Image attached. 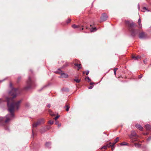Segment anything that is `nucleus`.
I'll use <instances>...</instances> for the list:
<instances>
[{
	"label": "nucleus",
	"mask_w": 151,
	"mask_h": 151,
	"mask_svg": "<svg viewBox=\"0 0 151 151\" xmlns=\"http://www.w3.org/2000/svg\"><path fill=\"white\" fill-rule=\"evenodd\" d=\"M125 24L128 26V29L131 32V35L132 36L135 37L137 35L139 31V29L134 28L137 25H135L133 22H130L128 21H126Z\"/></svg>",
	"instance_id": "2"
},
{
	"label": "nucleus",
	"mask_w": 151,
	"mask_h": 151,
	"mask_svg": "<svg viewBox=\"0 0 151 151\" xmlns=\"http://www.w3.org/2000/svg\"><path fill=\"white\" fill-rule=\"evenodd\" d=\"M143 61H144V63L145 64H146V63H145V60H144Z\"/></svg>",
	"instance_id": "46"
},
{
	"label": "nucleus",
	"mask_w": 151,
	"mask_h": 151,
	"mask_svg": "<svg viewBox=\"0 0 151 151\" xmlns=\"http://www.w3.org/2000/svg\"><path fill=\"white\" fill-rule=\"evenodd\" d=\"M150 140H151V137H148V139H147V140L148 141H150Z\"/></svg>",
	"instance_id": "32"
},
{
	"label": "nucleus",
	"mask_w": 151,
	"mask_h": 151,
	"mask_svg": "<svg viewBox=\"0 0 151 151\" xmlns=\"http://www.w3.org/2000/svg\"><path fill=\"white\" fill-rule=\"evenodd\" d=\"M21 79V78L20 77H19L18 78V80H19Z\"/></svg>",
	"instance_id": "42"
},
{
	"label": "nucleus",
	"mask_w": 151,
	"mask_h": 151,
	"mask_svg": "<svg viewBox=\"0 0 151 151\" xmlns=\"http://www.w3.org/2000/svg\"><path fill=\"white\" fill-rule=\"evenodd\" d=\"M74 81L77 83H79L80 82L81 80L78 79L76 78L74 79Z\"/></svg>",
	"instance_id": "21"
},
{
	"label": "nucleus",
	"mask_w": 151,
	"mask_h": 151,
	"mask_svg": "<svg viewBox=\"0 0 151 151\" xmlns=\"http://www.w3.org/2000/svg\"><path fill=\"white\" fill-rule=\"evenodd\" d=\"M93 83H90V85L92 84H93Z\"/></svg>",
	"instance_id": "45"
},
{
	"label": "nucleus",
	"mask_w": 151,
	"mask_h": 151,
	"mask_svg": "<svg viewBox=\"0 0 151 151\" xmlns=\"http://www.w3.org/2000/svg\"><path fill=\"white\" fill-rule=\"evenodd\" d=\"M74 65L76 66L77 67H78V68L79 69L81 68V65L80 64H78L77 63H75V64H74Z\"/></svg>",
	"instance_id": "12"
},
{
	"label": "nucleus",
	"mask_w": 151,
	"mask_h": 151,
	"mask_svg": "<svg viewBox=\"0 0 151 151\" xmlns=\"http://www.w3.org/2000/svg\"><path fill=\"white\" fill-rule=\"evenodd\" d=\"M116 143H113L112 144H111V147H114V145H115V144Z\"/></svg>",
	"instance_id": "29"
},
{
	"label": "nucleus",
	"mask_w": 151,
	"mask_h": 151,
	"mask_svg": "<svg viewBox=\"0 0 151 151\" xmlns=\"http://www.w3.org/2000/svg\"><path fill=\"white\" fill-rule=\"evenodd\" d=\"M145 127L147 130H150L151 129V126L149 124L146 125Z\"/></svg>",
	"instance_id": "10"
},
{
	"label": "nucleus",
	"mask_w": 151,
	"mask_h": 151,
	"mask_svg": "<svg viewBox=\"0 0 151 151\" xmlns=\"http://www.w3.org/2000/svg\"><path fill=\"white\" fill-rule=\"evenodd\" d=\"M83 28H82V30H83Z\"/></svg>",
	"instance_id": "51"
},
{
	"label": "nucleus",
	"mask_w": 151,
	"mask_h": 151,
	"mask_svg": "<svg viewBox=\"0 0 151 151\" xmlns=\"http://www.w3.org/2000/svg\"><path fill=\"white\" fill-rule=\"evenodd\" d=\"M129 137L132 142L137 141V138L138 137V136L134 131L131 132V134L129 135Z\"/></svg>",
	"instance_id": "3"
},
{
	"label": "nucleus",
	"mask_w": 151,
	"mask_h": 151,
	"mask_svg": "<svg viewBox=\"0 0 151 151\" xmlns=\"http://www.w3.org/2000/svg\"><path fill=\"white\" fill-rule=\"evenodd\" d=\"M44 123V120L43 119H42L38 120L35 123L33 124L32 127L33 128L37 127V126L40 125L41 124H43Z\"/></svg>",
	"instance_id": "5"
},
{
	"label": "nucleus",
	"mask_w": 151,
	"mask_h": 151,
	"mask_svg": "<svg viewBox=\"0 0 151 151\" xmlns=\"http://www.w3.org/2000/svg\"><path fill=\"white\" fill-rule=\"evenodd\" d=\"M32 134L34 135V133H33V130H32Z\"/></svg>",
	"instance_id": "50"
},
{
	"label": "nucleus",
	"mask_w": 151,
	"mask_h": 151,
	"mask_svg": "<svg viewBox=\"0 0 151 151\" xmlns=\"http://www.w3.org/2000/svg\"><path fill=\"white\" fill-rule=\"evenodd\" d=\"M47 86H44L42 88V89H43V88H45V87H46Z\"/></svg>",
	"instance_id": "41"
},
{
	"label": "nucleus",
	"mask_w": 151,
	"mask_h": 151,
	"mask_svg": "<svg viewBox=\"0 0 151 151\" xmlns=\"http://www.w3.org/2000/svg\"><path fill=\"white\" fill-rule=\"evenodd\" d=\"M141 11L142 12H145L146 11H149L147 9V8L146 7H144L143 8Z\"/></svg>",
	"instance_id": "13"
},
{
	"label": "nucleus",
	"mask_w": 151,
	"mask_h": 151,
	"mask_svg": "<svg viewBox=\"0 0 151 151\" xmlns=\"http://www.w3.org/2000/svg\"><path fill=\"white\" fill-rule=\"evenodd\" d=\"M93 87V86H90L88 87V88L90 89H92Z\"/></svg>",
	"instance_id": "30"
},
{
	"label": "nucleus",
	"mask_w": 151,
	"mask_h": 151,
	"mask_svg": "<svg viewBox=\"0 0 151 151\" xmlns=\"http://www.w3.org/2000/svg\"><path fill=\"white\" fill-rule=\"evenodd\" d=\"M80 26L79 25H76L75 24H73L72 25V27L74 29L79 27Z\"/></svg>",
	"instance_id": "16"
},
{
	"label": "nucleus",
	"mask_w": 151,
	"mask_h": 151,
	"mask_svg": "<svg viewBox=\"0 0 151 151\" xmlns=\"http://www.w3.org/2000/svg\"><path fill=\"white\" fill-rule=\"evenodd\" d=\"M108 18V16L105 13L102 14L101 17V22H104L106 21Z\"/></svg>",
	"instance_id": "6"
},
{
	"label": "nucleus",
	"mask_w": 151,
	"mask_h": 151,
	"mask_svg": "<svg viewBox=\"0 0 151 151\" xmlns=\"http://www.w3.org/2000/svg\"><path fill=\"white\" fill-rule=\"evenodd\" d=\"M145 33L142 32L139 34V37L140 39H143L145 37Z\"/></svg>",
	"instance_id": "7"
},
{
	"label": "nucleus",
	"mask_w": 151,
	"mask_h": 151,
	"mask_svg": "<svg viewBox=\"0 0 151 151\" xmlns=\"http://www.w3.org/2000/svg\"><path fill=\"white\" fill-rule=\"evenodd\" d=\"M59 117L58 116H56L54 118L55 120H57Z\"/></svg>",
	"instance_id": "31"
},
{
	"label": "nucleus",
	"mask_w": 151,
	"mask_h": 151,
	"mask_svg": "<svg viewBox=\"0 0 151 151\" xmlns=\"http://www.w3.org/2000/svg\"><path fill=\"white\" fill-rule=\"evenodd\" d=\"M87 79H88V82H89V81H91V80L90 79V78L88 77H87L85 78V80H86Z\"/></svg>",
	"instance_id": "25"
},
{
	"label": "nucleus",
	"mask_w": 151,
	"mask_h": 151,
	"mask_svg": "<svg viewBox=\"0 0 151 151\" xmlns=\"http://www.w3.org/2000/svg\"><path fill=\"white\" fill-rule=\"evenodd\" d=\"M85 73V72H83V74H84V73Z\"/></svg>",
	"instance_id": "49"
},
{
	"label": "nucleus",
	"mask_w": 151,
	"mask_h": 151,
	"mask_svg": "<svg viewBox=\"0 0 151 151\" xmlns=\"http://www.w3.org/2000/svg\"><path fill=\"white\" fill-rule=\"evenodd\" d=\"M67 108H66V110L67 111H68V110H69V107L67 106Z\"/></svg>",
	"instance_id": "33"
},
{
	"label": "nucleus",
	"mask_w": 151,
	"mask_h": 151,
	"mask_svg": "<svg viewBox=\"0 0 151 151\" xmlns=\"http://www.w3.org/2000/svg\"><path fill=\"white\" fill-rule=\"evenodd\" d=\"M89 73V71L88 70H87L86 71V75H88Z\"/></svg>",
	"instance_id": "36"
},
{
	"label": "nucleus",
	"mask_w": 151,
	"mask_h": 151,
	"mask_svg": "<svg viewBox=\"0 0 151 151\" xmlns=\"http://www.w3.org/2000/svg\"><path fill=\"white\" fill-rule=\"evenodd\" d=\"M49 123L51 124H52L53 123V121L52 120H50L49 122Z\"/></svg>",
	"instance_id": "26"
},
{
	"label": "nucleus",
	"mask_w": 151,
	"mask_h": 151,
	"mask_svg": "<svg viewBox=\"0 0 151 151\" xmlns=\"http://www.w3.org/2000/svg\"><path fill=\"white\" fill-rule=\"evenodd\" d=\"M109 145H111V142L109 143Z\"/></svg>",
	"instance_id": "43"
},
{
	"label": "nucleus",
	"mask_w": 151,
	"mask_h": 151,
	"mask_svg": "<svg viewBox=\"0 0 151 151\" xmlns=\"http://www.w3.org/2000/svg\"><path fill=\"white\" fill-rule=\"evenodd\" d=\"M119 139V137H116L114 140V143H117L118 142V141Z\"/></svg>",
	"instance_id": "22"
},
{
	"label": "nucleus",
	"mask_w": 151,
	"mask_h": 151,
	"mask_svg": "<svg viewBox=\"0 0 151 151\" xmlns=\"http://www.w3.org/2000/svg\"><path fill=\"white\" fill-rule=\"evenodd\" d=\"M148 134V133H146V134Z\"/></svg>",
	"instance_id": "48"
},
{
	"label": "nucleus",
	"mask_w": 151,
	"mask_h": 151,
	"mask_svg": "<svg viewBox=\"0 0 151 151\" xmlns=\"http://www.w3.org/2000/svg\"><path fill=\"white\" fill-rule=\"evenodd\" d=\"M62 70H61V69H58V70L56 71V73H58L61 74V73H62Z\"/></svg>",
	"instance_id": "15"
},
{
	"label": "nucleus",
	"mask_w": 151,
	"mask_h": 151,
	"mask_svg": "<svg viewBox=\"0 0 151 151\" xmlns=\"http://www.w3.org/2000/svg\"><path fill=\"white\" fill-rule=\"evenodd\" d=\"M85 27H86V29H88V27L86 26H85Z\"/></svg>",
	"instance_id": "47"
},
{
	"label": "nucleus",
	"mask_w": 151,
	"mask_h": 151,
	"mask_svg": "<svg viewBox=\"0 0 151 151\" xmlns=\"http://www.w3.org/2000/svg\"><path fill=\"white\" fill-rule=\"evenodd\" d=\"M141 21L140 19H139L138 20V23L139 25V27L140 28L142 27V24H141Z\"/></svg>",
	"instance_id": "14"
},
{
	"label": "nucleus",
	"mask_w": 151,
	"mask_h": 151,
	"mask_svg": "<svg viewBox=\"0 0 151 151\" xmlns=\"http://www.w3.org/2000/svg\"><path fill=\"white\" fill-rule=\"evenodd\" d=\"M135 127L136 128L140 130H142L143 129L142 127L139 124H136L135 125Z\"/></svg>",
	"instance_id": "9"
},
{
	"label": "nucleus",
	"mask_w": 151,
	"mask_h": 151,
	"mask_svg": "<svg viewBox=\"0 0 151 151\" xmlns=\"http://www.w3.org/2000/svg\"><path fill=\"white\" fill-rule=\"evenodd\" d=\"M40 132L41 133H42L43 132L42 131V130H40Z\"/></svg>",
	"instance_id": "44"
},
{
	"label": "nucleus",
	"mask_w": 151,
	"mask_h": 151,
	"mask_svg": "<svg viewBox=\"0 0 151 151\" xmlns=\"http://www.w3.org/2000/svg\"><path fill=\"white\" fill-rule=\"evenodd\" d=\"M128 144L125 142H122L120 144V145L122 146L123 145H127Z\"/></svg>",
	"instance_id": "20"
},
{
	"label": "nucleus",
	"mask_w": 151,
	"mask_h": 151,
	"mask_svg": "<svg viewBox=\"0 0 151 151\" xmlns=\"http://www.w3.org/2000/svg\"><path fill=\"white\" fill-rule=\"evenodd\" d=\"M47 106L48 107V108H50V104H48L47 105Z\"/></svg>",
	"instance_id": "38"
},
{
	"label": "nucleus",
	"mask_w": 151,
	"mask_h": 151,
	"mask_svg": "<svg viewBox=\"0 0 151 151\" xmlns=\"http://www.w3.org/2000/svg\"><path fill=\"white\" fill-rule=\"evenodd\" d=\"M136 57L135 56L133 55L132 56V58L135 60L136 59Z\"/></svg>",
	"instance_id": "34"
},
{
	"label": "nucleus",
	"mask_w": 151,
	"mask_h": 151,
	"mask_svg": "<svg viewBox=\"0 0 151 151\" xmlns=\"http://www.w3.org/2000/svg\"><path fill=\"white\" fill-rule=\"evenodd\" d=\"M138 8L139 9V4H138Z\"/></svg>",
	"instance_id": "40"
},
{
	"label": "nucleus",
	"mask_w": 151,
	"mask_h": 151,
	"mask_svg": "<svg viewBox=\"0 0 151 151\" xmlns=\"http://www.w3.org/2000/svg\"><path fill=\"white\" fill-rule=\"evenodd\" d=\"M45 146L47 147L48 148H50V146L51 145V143L50 142H47L45 144Z\"/></svg>",
	"instance_id": "11"
},
{
	"label": "nucleus",
	"mask_w": 151,
	"mask_h": 151,
	"mask_svg": "<svg viewBox=\"0 0 151 151\" xmlns=\"http://www.w3.org/2000/svg\"><path fill=\"white\" fill-rule=\"evenodd\" d=\"M97 30V29L96 28H92V29H91V32H92L94 31H95Z\"/></svg>",
	"instance_id": "18"
},
{
	"label": "nucleus",
	"mask_w": 151,
	"mask_h": 151,
	"mask_svg": "<svg viewBox=\"0 0 151 151\" xmlns=\"http://www.w3.org/2000/svg\"><path fill=\"white\" fill-rule=\"evenodd\" d=\"M107 146H104L103 147H102L101 148V149H106V148Z\"/></svg>",
	"instance_id": "27"
},
{
	"label": "nucleus",
	"mask_w": 151,
	"mask_h": 151,
	"mask_svg": "<svg viewBox=\"0 0 151 151\" xmlns=\"http://www.w3.org/2000/svg\"><path fill=\"white\" fill-rule=\"evenodd\" d=\"M61 126V124H59L58 125V127H59Z\"/></svg>",
	"instance_id": "39"
},
{
	"label": "nucleus",
	"mask_w": 151,
	"mask_h": 151,
	"mask_svg": "<svg viewBox=\"0 0 151 151\" xmlns=\"http://www.w3.org/2000/svg\"><path fill=\"white\" fill-rule=\"evenodd\" d=\"M10 86L11 91L9 92V94L13 96L12 98H7L8 110L10 113L6 116L5 117H0V123L2 124L3 123H6L12 119L14 117V109L18 110L20 107L22 101L20 100L15 103L13 102V99L16 97L17 95L20 93V91L18 88H14L12 87V84L10 83Z\"/></svg>",
	"instance_id": "1"
},
{
	"label": "nucleus",
	"mask_w": 151,
	"mask_h": 151,
	"mask_svg": "<svg viewBox=\"0 0 151 151\" xmlns=\"http://www.w3.org/2000/svg\"><path fill=\"white\" fill-rule=\"evenodd\" d=\"M111 145H109V144H108L106 146H107V147H111Z\"/></svg>",
	"instance_id": "37"
},
{
	"label": "nucleus",
	"mask_w": 151,
	"mask_h": 151,
	"mask_svg": "<svg viewBox=\"0 0 151 151\" xmlns=\"http://www.w3.org/2000/svg\"><path fill=\"white\" fill-rule=\"evenodd\" d=\"M118 68H116L114 69V74L115 75L116 74V70Z\"/></svg>",
	"instance_id": "24"
},
{
	"label": "nucleus",
	"mask_w": 151,
	"mask_h": 151,
	"mask_svg": "<svg viewBox=\"0 0 151 151\" xmlns=\"http://www.w3.org/2000/svg\"><path fill=\"white\" fill-rule=\"evenodd\" d=\"M68 76L67 73H61V76L60 78L62 77L64 78H68Z\"/></svg>",
	"instance_id": "8"
},
{
	"label": "nucleus",
	"mask_w": 151,
	"mask_h": 151,
	"mask_svg": "<svg viewBox=\"0 0 151 151\" xmlns=\"http://www.w3.org/2000/svg\"><path fill=\"white\" fill-rule=\"evenodd\" d=\"M33 83L31 80L30 78L29 77L27 82L26 86L25 87V89L28 90L32 86Z\"/></svg>",
	"instance_id": "4"
},
{
	"label": "nucleus",
	"mask_w": 151,
	"mask_h": 151,
	"mask_svg": "<svg viewBox=\"0 0 151 151\" xmlns=\"http://www.w3.org/2000/svg\"><path fill=\"white\" fill-rule=\"evenodd\" d=\"M134 145L136 147H140L141 145L138 143H136L134 144Z\"/></svg>",
	"instance_id": "17"
},
{
	"label": "nucleus",
	"mask_w": 151,
	"mask_h": 151,
	"mask_svg": "<svg viewBox=\"0 0 151 151\" xmlns=\"http://www.w3.org/2000/svg\"><path fill=\"white\" fill-rule=\"evenodd\" d=\"M142 77V75H139L138 76V78H141Z\"/></svg>",
	"instance_id": "35"
},
{
	"label": "nucleus",
	"mask_w": 151,
	"mask_h": 151,
	"mask_svg": "<svg viewBox=\"0 0 151 151\" xmlns=\"http://www.w3.org/2000/svg\"><path fill=\"white\" fill-rule=\"evenodd\" d=\"M49 112L50 115L52 116H55V114H54L52 113V111L50 109L49 110Z\"/></svg>",
	"instance_id": "19"
},
{
	"label": "nucleus",
	"mask_w": 151,
	"mask_h": 151,
	"mask_svg": "<svg viewBox=\"0 0 151 151\" xmlns=\"http://www.w3.org/2000/svg\"><path fill=\"white\" fill-rule=\"evenodd\" d=\"M71 19H68L67 21V23H68L70 22Z\"/></svg>",
	"instance_id": "28"
},
{
	"label": "nucleus",
	"mask_w": 151,
	"mask_h": 151,
	"mask_svg": "<svg viewBox=\"0 0 151 151\" xmlns=\"http://www.w3.org/2000/svg\"><path fill=\"white\" fill-rule=\"evenodd\" d=\"M141 58V57L140 56L138 55L137 56H136V59H135V60H137L138 59H140Z\"/></svg>",
	"instance_id": "23"
}]
</instances>
